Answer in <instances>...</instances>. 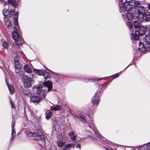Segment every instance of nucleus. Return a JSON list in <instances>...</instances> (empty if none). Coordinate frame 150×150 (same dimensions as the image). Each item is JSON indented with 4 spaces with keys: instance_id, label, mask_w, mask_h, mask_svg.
Segmentation results:
<instances>
[{
    "instance_id": "1",
    "label": "nucleus",
    "mask_w": 150,
    "mask_h": 150,
    "mask_svg": "<svg viewBox=\"0 0 150 150\" xmlns=\"http://www.w3.org/2000/svg\"><path fill=\"white\" fill-rule=\"evenodd\" d=\"M76 116L79 120L85 123H88V126L90 129H92L94 132L98 136H100V134L97 129L95 128L92 119L89 116L88 112L86 110H84L82 115H76Z\"/></svg>"
},
{
    "instance_id": "2",
    "label": "nucleus",
    "mask_w": 150,
    "mask_h": 150,
    "mask_svg": "<svg viewBox=\"0 0 150 150\" xmlns=\"http://www.w3.org/2000/svg\"><path fill=\"white\" fill-rule=\"evenodd\" d=\"M19 28L18 27H14L13 32L12 33V37L15 42L13 43L14 46L17 45V47H18L21 44V42L22 40L20 35L18 33V32Z\"/></svg>"
},
{
    "instance_id": "3",
    "label": "nucleus",
    "mask_w": 150,
    "mask_h": 150,
    "mask_svg": "<svg viewBox=\"0 0 150 150\" xmlns=\"http://www.w3.org/2000/svg\"><path fill=\"white\" fill-rule=\"evenodd\" d=\"M43 88L42 85L40 84L38 86L37 85L34 86L33 89L34 94L38 95V96H39L42 99L45 96V91H46V92H47L46 91V90H45V89H42Z\"/></svg>"
},
{
    "instance_id": "4",
    "label": "nucleus",
    "mask_w": 150,
    "mask_h": 150,
    "mask_svg": "<svg viewBox=\"0 0 150 150\" xmlns=\"http://www.w3.org/2000/svg\"><path fill=\"white\" fill-rule=\"evenodd\" d=\"M135 33H131L132 37L131 38L133 40H139V35L142 36L145 33L146 30L142 27H140L139 30H134Z\"/></svg>"
},
{
    "instance_id": "5",
    "label": "nucleus",
    "mask_w": 150,
    "mask_h": 150,
    "mask_svg": "<svg viewBox=\"0 0 150 150\" xmlns=\"http://www.w3.org/2000/svg\"><path fill=\"white\" fill-rule=\"evenodd\" d=\"M28 136L30 139L34 140H41L43 138L42 134L41 132H29L28 134Z\"/></svg>"
},
{
    "instance_id": "6",
    "label": "nucleus",
    "mask_w": 150,
    "mask_h": 150,
    "mask_svg": "<svg viewBox=\"0 0 150 150\" xmlns=\"http://www.w3.org/2000/svg\"><path fill=\"white\" fill-rule=\"evenodd\" d=\"M119 1V7L120 11L122 12L123 11L124 6L123 4L125 3V4H132L134 2V0H118Z\"/></svg>"
},
{
    "instance_id": "7",
    "label": "nucleus",
    "mask_w": 150,
    "mask_h": 150,
    "mask_svg": "<svg viewBox=\"0 0 150 150\" xmlns=\"http://www.w3.org/2000/svg\"><path fill=\"white\" fill-rule=\"evenodd\" d=\"M137 10L138 13H136L135 16L136 17L139 18L140 15L143 16L144 15L145 12V8L144 7L140 6L137 7Z\"/></svg>"
},
{
    "instance_id": "8",
    "label": "nucleus",
    "mask_w": 150,
    "mask_h": 150,
    "mask_svg": "<svg viewBox=\"0 0 150 150\" xmlns=\"http://www.w3.org/2000/svg\"><path fill=\"white\" fill-rule=\"evenodd\" d=\"M32 79L27 76H24L23 77V82L24 85L25 87L29 88L31 85V81Z\"/></svg>"
},
{
    "instance_id": "9",
    "label": "nucleus",
    "mask_w": 150,
    "mask_h": 150,
    "mask_svg": "<svg viewBox=\"0 0 150 150\" xmlns=\"http://www.w3.org/2000/svg\"><path fill=\"white\" fill-rule=\"evenodd\" d=\"M42 99L38 96H32L30 97V102L35 104H38L41 101Z\"/></svg>"
},
{
    "instance_id": "10",
    "label": "nucleus",
    "mask_w": 150,
    "mask_h": 150,
    "mask_svg": "<svg viewBox=\"0 0 150 150\" xmlns=\"http://www.w3.org/2000/svg\"><path fill=\"white\" fill-rule=\"evenodd\" d=\"M132 4H125V3L123 4V6L124 7L123 9V11H120V12L122 13V12L125 13V11H129L131 10V9H132Z\"/></svg>"
},
{
    "instance_id": "11",
    "label": "nucleus",
    "mask_w": 150,
    "mask_h": 150,
    "mask_svg": "<svg viewBox=\"0 0 150 150\" xmlns=\"http://www.w3.org/2000/svg\"><path fill=\"white\" fill-rule=\"evenodd\" d=\"M43 84L44 87L47 88V91H51L52 88V82L47 81L46 82H43Z\"/></svg>"
},
{
    "instance_id": "12",
    "label": "nucleus",
    "mask_w": 150,
    "mask_h": 150,
    "mask_svg": "<svg viewBox=\"0 0 150 150\" xmlns=\"http://www.w3.org/2000/svg\"><path fill=\"white\" fill-rule=\"evenodd\" d=\"M15 122H14L13 121L11 125L12 133L11 135L12 136V137H11L10 139L11 141L13 140V139L15 137L16 135V133L15 131V129H14V127L15 126Z\"/></svg>"
},
{
    "instance_id": "13",
    "label": "nucleus",
    "mask_w": 150,
    "mask_h": 150,
    "mask_svg": "<svg viewBox=\"0 0 150 150\" xmlns=\"http://www.w3.org/2000/svg\"><path fill=\"white\" fill-rule=\"evenodd\" d=\"M97 95V93L96 92L95 94L92 99V102L93 105H98L99 104L100 100L99 99L96 100L95 98Z\"/></svg>"
},
{
    "instance_id": "14",
    "label": "nucleus",
    "mask_w": 150,
    "mask_h": 150,
    "mask_svg": "<svg viewBox=\"0 0 150 150\" xmlns=\"http://www.w3.org/2000/svg\"><path fill=\"white\" fill-rule=\"evenodd\" d=\"M147 45H146L145 47H144V44L142 42H140L139 43V49L141 51H145L147 49L148 50L149 49L148 47H147Z\"/></svg>"
},
{
    "instance_id": "15",
    "label": "nucleus",
    "mask_w": 150,
    "mask_h": 150,
    "mask_svg": "<svg viewBox=\"0 0 150 150\" xmlns=\"http://www.w3.org/2000/svg\"><path fill=\"white\" fill-rule=\"evenodd\" d=\"M145 38L146 42L148 44L147 45V47H148L149 49H150V33H149L146 35Z\"/></svg>"
},
{
    "instance_id": "16",
    "label": "nucleus",
    "mask_w": 150,
    "mask_h": 150,
    "mask_svg": "<svg viewBox=\"0 0 150 150\" xmlns=\"http://www.w3.org/2000/svg\"><path fill=\"white\" fill-rule=\"evenodd\" d=\"M33 71L38 74L39 75H42L44 74V71H45V70H42L38 69H34L33 70Z\"/></svg>"
},
{
    "instance_id": "17",
    "label": "nucleus",
    "mask_w": 150,
    "mask_h": 150,
    "mask_svg": "<svg viewBox=\"0 0 150 150\" xmlns=\"http://www.w3.org/2000/svg\"><path fill=\"white\" fill-rule=\"evenodd\" d=\"M23 67L25 71L27 73H32V69L27 64L25 65Z\"/></svg>"
},
{
    "instance_id": "18",
    "label": "nucleus",
    "mask_w": 150,
    "mask_h": 150,
    "mask_svg": "<svg viewBox=\"0 0 150 150\" xmlns=\"http://www.w3.org/2000/svg\"><path fill=\"white\" fill-rule=\"evenodd\" d=\"M61 108V106L59 105H54V106H51L50 109L52 110L57 111L60 110Z\"/></svg>"
},
{
    "instance_id": "19",
    "label": "nucleus",
    "mask_w": 150,
    "mask_h": 150,
    "mask_svg": "<svg viewBox=\"0 0 150 150\" xmlns=\"http://www.w3.org/2000/svg\"><path fill=\"white\" fill-rule=\"evenodd\" d=\"M5 24L6 27L9 30L11 28V25L10 20L7 18L5 19L4 20Z\"/></svg>"
},
{
    "instance_id": "20",
    "label": "nucleus",
    "mask_w": 150,
    "mask_h": 150,
    "mask_svg": "<svg viewBox=\"0 0 150 150\" xmlns=\"http://www.w3.org/2000/svg\"><path fill=\"white\" fill-rule=\"evenodd\" d=\"M14 62L15 67L17 69L20 68L21 67V64H19L17 57H14Z\"/></svg>"
},
{
    "instance_id": "21",
    "label": "nucleus",
    "mask_w": 150,
    "mask_h": 150,
    "mask_svg": "<svg viewBox=\"0 0 150 150\" xmlns=\"http://www.w3.org/2000/svg\"><path fill=\"white\" fill-rule=\"evenodd\" d=\"M8 3L11 4L14 8L17 7V3L15 0H8Z\"/></svg>"
},
{
    "instance_id": "22",
    "label": "nucleus",
    "mask_w": 150,
    "mask_h": 150,
    "mask_svg": "<svg viewBox=\"0 0 150 150\" xmlns=\"http://www.w3.org/2000/svg\"><path fill=\"white\" fill-rule=\"evenodd\" d=\"M127 24L128 27L131 30V33H134V31H133V29H132V28H133V26L132 22L131 21H128L127 23Z\"/></svg>"
},
{
    "instance_id": "23",
    "label": "nucleus",
    "mask_w": 150,
    "mask_h": 150,
    "mask_svg": "<svg viewBox=\"0 0 150 150\" xmlns=\"http://www.w3.org/2000/svg\"><path fill=\"white\" fill-rule=\"evenodd\" d=\"M69 135L70 137V138L72 140H74L76 139L77 135L75 134L73 131L69 133Z\"/></svg>"
},
{
    "instance_id": "24",
    "label": "nucleus",
    "mask_w": 150,
    "mask_h": 150,
    "mask_svg": "<svg viewBox=\"0 0 150 150\" xmlns=\"http://www.w3.org/2000/svg\"><path fill=\"white\" fill-rule=\"evenodd\" d=\"M15 9L14 8L12 9L11 10L8 11L7 18L11 17L13 16L14 14Z\"/></svg>"
},
{
    "instance_id": "25",
    "label": "nucleus",
    "mask_w": 150,
    "mask_h": 150,
    "mask_svg": "<svg viewBox=\"0 0 150 150\" xmlns=\"http://www.w3.org/2000/svg\"><path fill=\"white\" fill-rule=\"evenodd\" d=\"M74 145L72 143H70L67 144L64 149V150H70L72 146L74 147Z\"/></svg>"
},
{
    "instance_id": "26",
    "label": "nucleus",
    "mask_w": 150,
    "mask_h": 150,
    "mask_svg": "<svg viewBox=\"0 0 150 150\" xmlns=\"http://www.w3.org/2000/svg\"><path fill=\"white\" fill-rule=\"evenodd\" d=\"M126 16L128 20L132 21L133 19V16L132 13L127 12L126 14Z\"/></svg>"
},
{
    "instance_id": "27",
    "label": "nucleus",
    "mask_w": 150,
    "mask_h": 150,
    "mask_svg": "<svg viewBox=\"0 0 150 150\" xmlns=\"http://www.w3.org/2000/svg\"><path fill=\"white\" fill-rule=\"evenodd\" d=\"M18 12L15 13L14 15V21L15 24L16 26L17 27V28L18 27Z\"/></svg>"
},
{
    "instance_id": "28",
    "label": "nucleus",
    "mask_w": 150,
    "mask_h": 150,
    "mask_svg": "<svg viewBox=\"0 0 150 150\" xmlns=\"http://www.w3.org/2000/svg\"><path fill=\"white\" fill-rule=\"evenodd\" d=\"M7 86L10 93H11V94H12L14 92V89L13 86L11 85H9L8 84H7Z\"/></svg>"
},
{
    "instance_id": "29",
    "label": "nucleus",
    "mask_w": 150,
    "mask_h": 150,
    "mask_svg": "<svg viewBox=\"0 0 150 150\" xmlns=\"http://www.w3.org/2000/svg\"><path fill=\"white\" fill-rule=\"evenodd\" d=\"M42 76L45 79H47L50 76L51 74L48 72H46V70L45 71H44V74Z\"/></svg>"
},
{
    "instance_id": "30",
    "label": "nucleus",
    "mask_w": 150,
    "mask_h": 150,
    "mask_svg": "<svg viewBox=\"0 0 150 150\" xmlns=\"http://www.w3.org/2000/svg\"><path fill=\"white\" fill-rule=\"evenodd\" d=\"M149 15H145L143 16L144 20L146 21H150V13H149Z\"/></svg>"
},
{
    "instance_id": "31",
    "label": "nucleus",
    "mask_w": 150,
    "mask_h": 150,
    "mask_svg": "<svg viewBox=\"0 0 150 150\" xmlns=\"http://www.w3.org/2000/svg\"><path fill=\"white\" fill-rule=\"evenodd\" d=\"M57 144L59 147H61L64 146L65 144V142H62L61 141H59L57 142Z\"/></svg>"
},
{
    "instance_id": "32",
    "label": "nucleus",
    "mask_w": 150,
    "mask_h": 150,
    "mask_svg": "<svg viewBox=\"0 0 150 150\" xmlns=\"http://www.w3.org/2000/svg\"><path fill=\"white\" fill-rule=\"evenodd\" d=\"M52 114V113L51 112H49L47 114L46 116V118L47 119H49L51 117Z\"/></svg>"
},
{
    "instance_id": "33",
    "label": "nucleus",
    "mask_w": 150,
    "mask_h": 150,
    "mask_svg": "<svg viewBox=\"0 0 150 150\" xmlns=\"http://www.w3.org/2000/svg\"><path fill=\"white\" fill-rule=\"evenodd\" d=\"M135 28H138L139 26V23L137 21H134L133 22Z\"/></svg>"
},
{
    "instance_id": "34",
    "label": "nucleus",
    "mask_w": 150,
    "mask_h": 150,
    "mask_svg": "<svg viewBox=\"0 0 150 150\" xmlns=\"http://www.w3.org/2000/svg\"><path fill=\"white\" fill-rule=\"evenodd\" d=\"M133 8L134 9L137 7L139 4L140 3L138 1H135L134 2Z\"/></svg>"
},
{
    "instance_id": "35",
    "label": "nucleus",
    "mask_w": 150,
    "mask_h": 150,
    "mask_svg": "<svg viewBox=\"0 0 150 150\" xmlns=\"http://www.w3.org/2000/svg\"><path fill=\"white\" fill-rule=\"evenodd\" d=\"M3 45L4 47L6 48H7L8 46V43L7 42L5 41L3 42Z\"/></svg>"
},
{
    "instance_id": "36",
    "label": "nucleus",
    "mask_w": 150,
    "mask_h": 150,
    "mask_svg": "<svg viewBox=\"0 0 150 150\" xmlns=\"http://www.w3.org/2000/svg\"><path fill=\"white\" fill-rule=\"evenodd\" d=\"M24 94L27 96H31L32 95L31 93L28 90L25 91L24 92Z\"/></svg>"
},
{
    "instance_id": "37",
    "label": "nucleus",
    "mask_w": 150,
    "mask_h": 150,
    "mask_svg": "<svg viewBox=\"0 0 150 150\" xmlns=\"http://www.w3.org/2000/svg\"><path fill=\"white\" fill-rule=\"evenodd\" d=\"M8 11L7 10H4L3 12V13L4 15L6 16L7 18L8 14Z\"/></svg>"
},
{
    "instance_id": "38",
    "label": "nucleus",
    "mask_w": 150,
    "mask_h": 150,
    "mask_svg": "<svg viewBox=\"0 0 150 150\" xmlns=\"http://www.w3.org/2000/svg\"><path fill=\"white\" fill-rule=\"evenodd\" d=\"M86 133L87 136L89 137L91 136V133L90 131L86 130Z\"/></svg>"
},
{
    "instance_id": "39",
    "label": "nucleus",
    "mask_w": 150,
    "mask_h": 150,
    "mask_svg": "<svg viewBox=\"0 0 150 150\" xmlns=\"http://www.w3.org/2000/svg\"><path fill=\"white\" fill-rule=\"evenodd\" d=\"M102 79H91L90 80H91V81H99V80H101ZM90 82L91 81H90Z\"/></svg>"
},
{
    "instance_id": "40",
    "label": "nucleus",
    "mask_w": 150,
    "mask_h": 150,
    "mask_svg": "<svg viewBox=\"0 0 150 150\" xmlns=\"http://www.w3.org/2000/svg\"><path fill=\"white\" fill-rule=\"evenodd\" d=\"M146 149L147 150H150V143L147 145Z\"/></svg>"
},
{
    "instance_id": "41",
    "label": "nucleus",
    "mask_w": 150,
    "mask_h": 150,
    "mask_svg": "<svg viewBox=\"0 0 150 150\" xmlns=\"http://www.w3.org/2000/svg\"><path fill=\"white\" fill-rule=\"evenodd\" d=\"M55 147L54 146H51L49 149V150H55Z\"/></svg>"
},
{
    "instance_id": "42",
    "label": "nucleus",
    "mask_w": 150,
    "mask_h": 150,
    "mask_svg": "<svg viewBox=\"0 0 150 150\" xmlns=\"http://www.w3.org/2000/svg\"><path fill=\"white\" fill-rule=\"evenodd\" d=\"M118 76V75L117 74H115L112 76V78L113 79H115V78L117 77Z\"/></svg>"
},
{
    "instance_id": "43",
    "label": "nucleus",
    "mask_w": 150,
    "mask_h": 150,
    "mask_svg": "<svg viewBox=\"0 0 150 150\" xmlns=\"http://www.w3.org/2000/svg\"><path fill=\"white\" fill-rule=\"evenodd\" d=\"M76 148H79V149H81V147L80 146L79 144H78L77 146H76Z\"/></svg>"
},
{
    "instance_id": "44",
    "label": "nucleus",
    "mask_w": 150,
    "mask_h": 150,
    "mask_svg": "<svg viewBox=\"0 0 150 150\" xmlns=\"http://www.w3.org/2000/svg\"><path fill=\"white\" fill-rule=\"evenodd\" d=\"M0 1L2 3L4 2L5 4L6 3V2L5 1V0H0Z\"/></svg>"
},
{
    "instance_id": "45",
    "label": "nucleus",
    "mask_w": 150,
    "mask_h": 150,
    "mask_svg": "<svg viewBox=\"0 0 150 150\" xmlns=\"http://www.w3.org/2000/svg\"><path fill=\"white\" fill-rule=\"evenodd\" d=\"M148 29L149 31H150V25H149L148 26Z\"/></svg>"
},
{
    "instance_id": "46",
    "label": "nucleus",
    "mask_w": 150,
    "mask_h": 150,
    "mask_svg": "<svg viewBox=\"0 0 150 150\" xmlns=\"http://www.w3.org/2000/svg\"><path fill=\"white\" fill-rule=\"evenodd\" d=\"M148 7L149 9L150 10V3L148 5Z\"/></svg>"
},
{
    "instance_id": "47",
    "label": "nucleus",
    "mask_w": 150,
    "mask_h": 150,
    "mask_svg": "<svg viewBox=\"0 0 150 150\" xmlns=\"http://www.w3.org/2000/svg\"><path fill=\"white\" fill-rule=\"evenodd\" d=\"M122 16H123V18H124V17H125V15H123V13H122Z\"/></svg>"
},
{
    "instance_id": "48",
    "label": "nucleus",
    "mask_w": 150,
    "mask_h": 150,
    "mask_svg": "<svg viewBox=\"0 0 150 150\" xmlns=\"http://www.w3.org/2000/svg\"><path fill=\"white\" fill-rule=\"evenodd\" d=\"M11 106H12V108H13V105H12V104L11 103Z\"/></svg>"
},
{
    "instance_id": "49",
    "label": "nucleus",
    "mask_w": 150,
    "mask_h": 150,
    "mask_svg": "<svg viewBox=\"0 0 150 150\" xmlns=\"http://www.w3.org/2000/svg\"><path fill=\"white\" fill-rule=\"evenodd\" d=\"M6 82L7 83V84H8V83H7V80L6 79Z\"/></svg>"
},
{
    "instance_id": "50",
    "label": "nucleus",
    "mask_w": 150,
    "mask_h": 150,
    "mask_svg": "<svg viewBox=\"0 0 150 150\" xmlns=\"http://www.w3.org/2000/svg\"><path fill=\"white\" fill-rule=\"evenodd\" d=\"M126 68H125V69H126Z\"/></svg>"
},
{
    "instance_id": "51",
    "label": "nucleus",
    "mask_w": 150,
    "mask_h": 150,
    "mask_svg": "<svg viewBox=\"0 0 150 150\" xmlns=\"http://www.w3.org/2000/svg\"><path fill=\"white\" fill-rule=\"evenodd\" d=\"M126 68H125V69H126Z\"/></svg>"
}]
</instances>
